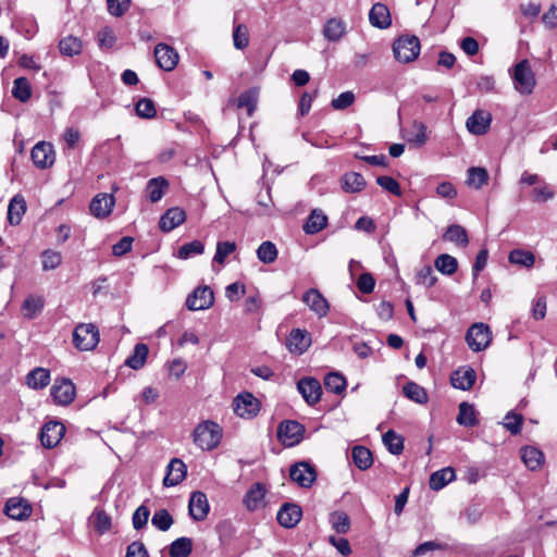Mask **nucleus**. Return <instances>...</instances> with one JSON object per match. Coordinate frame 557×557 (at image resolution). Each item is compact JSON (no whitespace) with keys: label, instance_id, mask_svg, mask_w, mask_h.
I'll return each mask as SVG.
<instances>
[{"label":"nucleus","instance_id":"12","mask_svg":"<svg viewBox=\"0 0 557 557\" xmlns=\"http://www.w3.org/2000/svg\"><path fill=\"white\" fill-rule=\"evenodd\" d=\"M34 164L39 169H47L54 163L53 146L46 141L37 143L30 153Z\"/></svg>","mask_w":557,"mask_h":557},{"label":"nucleus","instance_id":"10","mask_svg":"<svg viewBox=\"0 0 557 557\" xmlns=\"http://www.w3.org/2000/svg\"><path fill=\"white\" fill-rule=\"evenodd\" d=\"M289 475L290 479L301 487H310L317 479L314 467L306 461H300L292 466Z\"/></svg>","mask_w":557,"mask_h":557},{"label":"nucleus","instance_id":"2","mask_svg":"<svg viewBox=\"0 0 557 557\" xmlns=\"http://www.w3.org/2000/svg\"><path fill=\"white\" fill-rule=\"evenodd\" d=\"M513 87L521 95H531L535 88L536 79L528 60L518 62L511 73Z\"/></svg>","mask_w":557,"mask_h":557},{"label":"nucleus","instance_id":"21","mask_svg":"<svg viewBox=\"0 0 557 557\" xmlns=\"http://www.w3.org/2000/svg\"><path fill=\"white\" fill-rule=\"evenodd\" d=\"M186 465L181 459L174 458L166 467V474L163 479V485L166 487L175 486L186 478Z\"/></svg>","mask_w":557,"mask_h":557},{"label":"nucleus","instance_id":"50","mask_svg":"<svg viewBox=\"0 0 557 557\" xmlns=\"http://www.w3.org/2000/svg\"><path fill=\"white\" fill-rule=\"evenodd\" d=\"M277 248L272 242H263L257 249L258 259L265 264L273 263L277 258Z\"/></svg>","mask_w":557,"mask_h":557},{"label":"nucleus","instance_id":"64","mask_svg":"<svg viewBox=\"0 0 557 557\" xmlns=\"http://www.w3.org/2000/svg\"><path fill=\"white\" fill-rule=\"evenodd\" d=\"M376 183L377 185H380L383 189L387 190L388 193L395 195V196H400L401 195V189H400V186L398 184V182L391 177V176H379L376 178Z\"/></svg>","mask_w":557,"mask_h":557},{"label":"nucleus","instance_id":"33","mask_svg":"<svg viewBox=\"0 0 557 557\" xmlns=\"http://www.w3.org/2000/svg\"><path fill=\"white\" fill-rule=\"evenodd\" d=\"M455 479V471L453 468L447 467L435 471L430 476V488L433 491H440L449 482Z\"/></svg>","mask_w":557,"mask_h":557},{"label":"nucleus","instance_id":"48","mask_svg":"<svg viewBox=\"0 0 557 557\" xmlns=\"http://www.w3.org/2000/svg\"><path fill=\"white\" fill-rule=\"evenodd\" d=\"M205 245L200 240H193L190 243L181 246L176 252V257L182 260L189 259L195 256H199L203 252Z\"/></svg>","mask_w":557,"mask_h":557},{"label":"nucleus","instance_id":"58","mask_svg":"<svg viewBox=\"0 0 557 557\" xmlns=\"http://www.w3.org/2000/svg\"><path fill=\"white\" fill-rule=\"evenodd\" d=\"M236 244L234 242H219L216 244V251L213 257V262L223 264L225 259L235 251Z\"/></svg>","mask_w":557,"mask_h":557},{"label":"nucleus","instance_id":"3","mask_svg":"<svg viewBox=\"0 0 557 557\" xmlns=\"http://www.w3.org/2000/svg\"><path fill=\"white\" fill-rule=\"evenodd\" d=\"M99 343V331L92 323H81L73 332V344L83 351L92 350Z\"/></svg>","mask_w":557,"mask_h":557},{"label":"nucleus","instance_id":"20","mask_svg":"<svg viewBox=\"0 0 557 557\" xmlns=\"http://www.w3.org/2000/svg\"><path fill=\"white\" fill-rule=\"evenodd\" d=\"M491 122V113L483 110H476L470 117H468L466 126L471 134L483 135L488 131Z\"/></svg>","mask_w":557,"mask_h":557},{"label":"nucleus","instance_id":"44","mask_svg":"<svg viewBox=\"0 0 557 557\" xmlns=\"http://www.w3.org/2000/svg\"><path fill=\"white\" fill-rule=\"evenodd\" d=\"M509 262L524 268H532L535 262L533 252L523 249H513L509 253Z\"/></svg>","mask_w":557,"mask_h":557},{"label":"nucleus","instance_id":"57","mask_svg":"<svg viewBox=\"0 0 557 557\" xmlns=\"http://www.w3.org/2000/svg\"><path fill=\"white\" fill-rule=\"evenodd\" d=\"M151 523L160 531H168L173 524V518L168 510L160 509L153 513Z\"/></svg>","mask_w":557,"mask_h":557},{"label":"nucleus","instance_id":"62","mask_svg":"<svg viewBox=\"0 0 557 557\" xmlns=\"http://www.w3.org/2000/svg\"><path fill=\"white\" fill-rule=\"evenodd\" d=\"M523 418L521 414L515 412H508L504 418V426L511 434L516 435L520 433Z\"/></svg>","mask_w":557,"mask_h":557},{"label":"nucleus","instance_id":"40","mask_svg":"<svg viewBox=\"0 0 557 557\" xmlns=\"http://www.w3.org/2000/svg\"><path fill=\"white\" fill-rule=\"evenodd\" d=\"M404 395L417 404H426L429 400L425 389L414 382H409L403 387Z\"/></svg>","mask_w":557,"mask_h":557},{"label":"nucleus","instance_id":"59","mask_svg":"<svg viewBox=\"0 0 557 557\" xmlns=\"http://www.w3.org/2000/svg\"><path fill=\"white\" fill-rule=\"evenodd\" d=\"M257 104V91L247 90L243 92L237 100L238 108H246L248 115H252Z\"/></svg>","mask_w":557,"mask_h":557},{"label":"nucleus","instance_id":"22","mask_svg":"<svg viewBox=\"0 0 557 557\" xmlns=\"http://www.w3.org/2000/svg\"><path fill=\"white\" fill-rule=\"evenodd\" d=\"M369 22L373 27L380 29L389 27L392 17L388 8L381 2L373 4L369 12Z\"/></svg>","mask_w":557,"mask_h":557},{"label":"nucleus","instance_id":"16","mask_svg":"<svg viewBox=\"0 0 557 557\" xmlns=\"http://www.w3.org/2000/svg\"><path fill=\"white\" fill-rule=\"evenodd\" d=\"M302 301L320 318L329 312V302L323 295L315 288H310L302 296Z\"/></svg>","mask_w":557,"mask_h":557},{"label":"nucleus","instance_id":"42","mask_svg":"<svg viewBox=\"0 0 557 557\" xmlns=\"http://www.w3.org/2000/svg\"><path fill=\"white\" fill-rule=\"evenodd\" d=\"M193 550V541L189 537H180L172 542L169 548L171 557H188Z\"/></svg>","mask_w":557,"mask_h":557},{"label":"nucleus","instance_id":"27","mask_svg":"<svg viewBox=\"0 0 557 557\" xmlns=\"http://www.w3.org/2000/svg\"><path fill=\"white\" fill-rule=\"evenodd\" d=\"M50 371L46 368H35L25 377V384L32 389H42L50 383Z\"/></svg>","mask_w":557,"mask_h":557},{"label":"nucleus","instance_id":"51","mask_svg":"<svg viewBox=\"0 0 557 557\" xmlns=\"http://www.w3.org/2000/svg\"><path fill=\"white\" fill-rule=\"evenodd\" d=\"M44 308V300L38 296L27 297L22 306L24 315L28 319H34Z\"/></svg>","mask_w":557,"mask_h":557},{"label":"nucleus","instance_id":"52","mask_svg":"<svg viewBox=\"0 0 557 557\" xmlns=\"http://www.w3.org/2000/svg\"><path fill=\"white\" fill-rule=\"evenodd\" d=\"M330 522L332 528L339 534H345L349 531L350 519L344 511H334L330 515Z\"/></svg>","mask_w":557,"mask_h":557},{"label":"nucleus","instance_id":"41","mask_svg":"<svg viewBox=\"0 0 557 557\" xmlns=\"http://www.w3.org/2000/svg\"><path fill=\"white\" fill-rule=\"evenodd\" d=\"M12 95L21 102H27L32 97V87L26 77H17L13 82Z\"/></svg>","mask_w":557,"mask_h":557},{"label":"nucleus","instance_id":"32","mask_svg":"<svg viewBox=\"0 0 557 557\" xmlns=\"http://www.w3.org/2000/svg\"><path fill=\"white\" fill-rule=\"evenodd\" d=\"M405 138L417 147L423 146L428 140L426 126L422 122L414 121L411 128L406 132Z\"/></svg>","mask_w":557,"mask_h":557},{"label":"nucleus","instance_id":"24","mask_svg":"<svg viewBox=\"0 0 557 557\" xmlns=\"http://www.w3.org/2000/svg\"><path fill=\"white\" fill-rule=\"evenodd\" d=\"M475 371L470 367L460 368L451 373L450 382L455 388L468 391L475 382Z\"/></svg>","mask_w":557,"mask_h":557},{"label":"nucleus","instance_id":"34","mask_svg":"<svg viewBox=\"0 0 557 557\" xmlns=\"http://www.w3.org/2000/svg\"><path fill=\"white\" fill-rule=\"evenodd\" d=\"M443 239L446 242L455 243L462 248L469 244L466 228L458 224L450 225L444 233Z\"/></svg>","mask_w":557,"mask_h":557},{"label":"nucleus","instance_id":"30","mask_svg":"<svg viewBox=\"0 0 557 557\" xmlns=\"http://www.w3.org/2000/svg\"><path fill=\"white\" fill-rule=\"evenodd\" d=\"M521 459L530 470L535 471L543 465L544 455L540 449L527 446L521 449Z\"/></svg>","mask_w":557,"mask_h":557},{"label":"nucleus","instance_id":"9","mask_svg":"<svg viewBox=\"0 0 557 557\" xmlns=\"http://www.w3.org/2000/svg\"><path fill=\"white\" fill-rule=\"evenodd\" d=\"M234 411L240 418L251 419L260 411L259 400L250 393H243L234 399Z\"/></svg>","mask_w":557,"mask_h":557},{"label":"nucleus","instance_id":"28","mask_svg":"<svg viewBox=\"0 0 557 557\" xmlns=\"http://www.w3.org/2000/svg\"><path fill=\"white\" fill-rule=\"evenodd\" d=\"M346 34V23L342 18L332 17L326 21L323 36L332 42L339 41Z\"/></svg>","mask_w":557,"mask_h":557},{"label":"nucleus","instance_id":"14","mask_svg":"<svg viewBox=\"0 0 557 557\" xmlns=\"http://www.w3.org/2000/svg\"><path fill=\"white\" fill-rule=\"evenodd\" d=\"M297 389L309 405L317 404L322 395L320 382L313 377L301 379L297 383Z\"/></svg>","mask_w":557,"mask_h":557},{"label":"nucleus","instance_id":"1","mask_svg":"<svg viewBox=\"0 0 557 557\" xmlns=\"http://www.w3.org/2000/svg\"><path fill=\"white\" fill-rule=\"evenodd\" d=\"M222 434V428L216 422L206 420L196 425L191 436L194 444L198 448L210 451L220 445Z\"/></svg>","mask_w":557,"mask_h":557},{"label":"nucleus","instance_id":"63","mask_svg":"<svg viewBox=\"0 0 557 557\" xmlns=\"http://www.w3.org/2000/svg\"><path fill=\"white\" fill-rule=\"evenodd\" d=\"M97 38H98V44H99L100 48H102V49H111L116 41L114 32L112 30V28H110L108 26L102 27L98 32Z\"/></svg>","mask_w":557,"mask_h":557},{"label":"nucleus","instance_id":"54","mask_svg":"<svg viewBox=\"0 0 557 557\" xmlns=\"http://www.w3.org/2000/svg\"><path fill=\"white\" fill-rule=\"evenodd\" d=\"M41 263L44 271H50L57 269L62 262V255L59 251L51 249L44 250L41 252Z\"/></svg>","mask_w":557,"mask_h":557},{"label":"nucleus","instance_id":"17","mask_svg":"<svg viewBox=\"0 0 557 557\" xmlns=\"http://www.w3.org/2000/svg\"><path fill=\"white\" fill-rule=\"evenodd\" d=\"M311 345V336L306 330L294 329L287 337L286 346L290 352L301 355Z\"/></svg>","mask_w":557,"mask_h":557},{"label":"nucleus","instance_id":"29","mask_svg":"<svg viewBox=\"0 0 557 557\" xmlns=\"http://www.w3.org/2000/svg\"><path fill=\"white\" fill-rule=\"evenodd\" d=\"M351 459L361 471L368 470L373 465L372 453L366 446H355L351 450Z\"/></svg>","mask_w":557,"mask_h":557},{"label":"nucleus","instance_id":"61","mask_svg":"<svg viewBox=\"0 0 557 557\" xmlns=\"http://www.w3.org/2000/svg\"><path fill=\"white\" fill-rule=\"evenodd\" d=\"M437 278L433 274L431 267L425 265L421 268L416 274V283L424 287H432L436 283Z\"/></svg>","mask_w":557,"mask_h":557},{"label":"nucleus","instance_id":"4","mask_svg":"<svg viewBox=\"0 0 557 557\" xmlns=\"http://www.w3.org/2000/svg\"><path fill=\"white\" fill-rule=\"evenodd\" d=\"M393 51L397 61L409 63L420 53V40L416 36H401L394 42Z\"/></svg>","mask_w":557,"mask_h":557},{"label":"nucleus","instance_id":"23","mask_svg":"<svg viewBox=\"0 0 557 557\" xmlns=\"http://www.w3.org/2000/svg\"><path fill=\"white\" fill-rule=\"evenodd\" d=\"M265 494L267 490L263 484L261 483H255L251 485V487L247 491L244 504L246 508L250 511L257 510L265 505Z\"/></svg>","mask_w":557,"mask_h":557},{"label":"nucleus","instance_id":"38","mask_svg":"<svg viewBox=\"0 0 557 557\" xmlns=\"http://www.w3.org/2000/svg\"><path fill=\"white\" fill-rule=\"evenodd\" d=\"M60 52L65 57H74L82 52L83 44L78 37L66 36L59 42Z\"/></svg>","mask_w":557,"mask_h":557},{"label":"nucleus","instance_id":"19","mask_svg":"<svg viewBox=\"0 0 557 557\" xmlns=\"http://www.w3.org/2000/svg\"><path fill=\"white\" fill-rule=\"evenodd\" d=\"M115 199L110 194H99L90 202L89 210L96 218H107L114 207Z\"/></svg>","mask_w":557,"mask_h":557},{"label":"nucleus","instance_id":"36","mask_svg":"<svg viewBox=\"0 0 557 557\" xmlns=\"http://www.w3.org/2000/svg\"><path fill=\"white\" fill-rule=\"evenodd\" d=\"M327 224L326 215L320 210H313L306 224L304 225V231L307 234H315L322 231Z\"/></svg>","mask_w":557,"mask_h":557},{"label":"nucleus","instance_id":"46","mask_svg":"<svg viewBox=\"0 0 557 557\" xmlns=\"http://www.w3.org/2000/svg\"><path fill=\"white\" fill-rule=\"evenodd\" d=\"M435 268L445 275H451L457 271V259L450 255L442 253L435 259Z\"/></svg>","mask_w":557,"mask_h":557},{"label":"nucleus","instance_id":"5","mask_svg":"<svg viewBox=\"0 0 557 557\" xmlns=\"http://www.w3.org/2000/svg\"><path fill=\"white\" fill-rule=\"evenodd\" d=\"M466 341L473 351L478 352L486 349L492 341L490 326L482 322L474 323L467 331Z\"/></svg>","mask_w":557,"mask_h":557},{"label":"nucleus","instance_id":"47","mask_svg":"<svg viewBox=\"0 0 557 557\" xmlns=\"http://www.w3.org/2000/svg\"><path fill=\"white\" fill-rule=\"evenodd\" d=\"M366 181L363 176L356 172L347 173L343 176V188L347 193H357L363 189Z\"/></svg>","mask_w":557,"mask_h":557},{"label":"nucleus","instance_id":"18","mask_svg":"<svg viewBox=\"0 0 557 557\" xmlns=\"http://www.w3.org/2000/svg\"><path fill=\"white\" fill-rule=\"evenodd\" d=\"M188 510L194 520H205L209 512V503L206 494L202 492H194L189 499Z\"/></svg>","mask_w":557,"mask_h":557},{"label":"nucleus","instance_id":"60","mask_svg":"<svg viewBox=\"0 0 557 557\" xmlns=\"http://www.w3.org/2000/svg\"><path fill=\"white\" fill-rule=\"evenodd\" d=\"M555 196L554 190L550 185L546 182H542L539 184L532 191V199L534 202H545L549 199H553Z\"/></svg>","mask_w":557,"mask_h":557},{"label":"nucleus","instance_id":"7","mask_svg":"<svg viewBox=\"0 0 557 557\" xmlns=\"http://www.w3.org/2000/svg\"><path fill=\"white\" fill-rule=\"evenodd\" d=\"M214 302V293L209 286H198L186 298L190 311L209 309Z\"/></svg>","mask_w":557,"mask_h":557},{"label":"nucleus","instance_id":"39","mask_svg":"<svg viewBox=\"0 0 557 557\" xmlns=\"http://www.w3.org/2000/svg\"><path fill=\"white\" fill-rule=\"evenodd\" d=\"M488 173L484 168L471 166L468 169L467 185L475 189L487 184Z\"/></svg>","mask_w":557,"mask_h":557},{"label":"nucleus","instance_id":"11","mask_svg":"<svg viewBox=\"0 0 557 557\" xmlns=\"http://www.w3.org/2000/svg\"><path fill=\"white\" fill-rule=\"evenodd\" d=\"M154 58L157 64L163 71H173L180 60L177 51L166 44H158L154 47Z\"/></svg>","mask_w":557,"mask_h":557},{"label":"nucleus","instance_id":"6","mask_svg":"<svg viewBox=\"0 0 557 557\" xmlns=\"http://www.w3.org/2000/svg\"><path fill=\"white\" fill-rule=\"evenodd\" d=\"M305 428L297 421L285 420L277 428V437L286 447L297 445L304 436Z\"/></svg>","mask_w":557,"mask_h":557},{"label":"nucleus","instance_id":"43","mask_svg":"<svg viewBox=\"0 0 557 557\" xmlns=\"http://www.w3.org/2000/svg\"><path fill=\"white\" fill-rule=\"evenodd\" d=\"M457 422L463 426H474L478 424L475 417V410L472 405L463 401L459 405V412L457 416Z\"/></svg>","mask_w":557,"mask_h":557},{"label":"nucleus","instance_id":"56","mask_svg":"<svg viewBox=\"0 0 557 557\" xmlns=\"http://www.w3.org/2000/svg\"><path fill=\"white\" fill-rule=\"evenodd\" d=\"M136 113L141 119H152L157 114L154 103L149 98H141L135 106Z\"/></svg>","mask_w":557,"mask_h":557},{"label":"nucleus","instance_id":"37","mask_svg":"<svg viewBox=\"0 0 557 557\" xmlns=\"http://www.w3.org/2000/svg\"><path fill=\"white\" fill-rule=\"evenodd\" d=\"M148 352L149 349L146 344H137L134 347L133 354L126 359L125 363L134 370L141 369L146 363Z\"/></svg>","mask_w":557,"mask_h":557},{"label":"nucleus","instance_id":"8","mask_svg":"<svg viewBox=\"0 0 557 557\" xmlns=\"http://www.w3.org/2000/svg\"><path fill=\"white\" fill-rule=\"evenodd\" d=\"M50 394L57 405H70L76 395L75 385L69 379H55L51 386Z\"/></svg>","mask_w":557,"mask_h":557},{"label":"nucleus","instance_id":"15","mask_svg":"<svg viewBox=\"0 0 557 557\" xmlns=\"http://www.w3.org/2000/svg\"><path fill=\"white\" fill-rule=\"evenodd\" d=\"M301 516L302 510L298 505L286 503L281 506L276 519L282 527L290 529L298 524Z\"/></svg>","mask_w":557,"mask_h":557},{"label":"nucleus","instance_id":"25","mask_svg":"<svg viewBox=\"0 0 557 557\" xmlns=\"http://www.w3.org/2000/svg\"><path fill=\"white\" fill-rule=\"evenodd\" d=\"M5 515L14 520H23L30 516V506L21 498H10L4 508Z\"/></svg>","mask_w":557,"mask_h":557},{"label":"nucleus","instance_id":"55","mask_svg":"<svg viewBox=\"0 0 557 557\" xmlns=\"http://www.w3.org/2000/svg\"><path fill=\"white\" fill-rule=\"evenodd\" d=\"M325 388L335 394H341L346 387V380L339 373H329L324 377Z\"/></svg>","mask_w":557,"mask_h":557},{"label":"nucleus","instance_id":"13","mask_svg":"<svg viewBox=\"0 0 557 557\" xmlns=\"http://www.w3.org/2000/svg\"><path fill=\"white\" fill-rule=\"evenodd\" d=\"M65 433V426L58 421L47 422L40 433L41 445L47 448L57 446Z\"/></svg>","mask_w":557,"mask_h":557},{"label":"nucleus","instance_id":"45","mask_svg":"<svg viewBox=\"0 0 557 557\" xmlns=\"http://www.w3.org/2000/svg\"><path fill=\"white\" fill-rule=\"evenodd\" d=\"M383 443L393 455H400L404 450V438L393 430L383 435Z\"/></svg>","mask_w":557,"mask_h":557},{"label":"nucleus","instance_id":"31","mask_svg":"<svg viewBox=\"0 0 557 557\" xmlns=\"http://www.w3.org/2000/svg\"><path fill=\"white\" fill-rule=\"evenodd\" d=\"M26 211L25 199L21 195L14 196L8 207V220L10 224L17 225Z\"/></svg>","mask_w":557,"mask_h":557},{"label":"nucleus","instance_id":"49","mask_svg":"<svg viewBox=\"0 0 557 557\" xmlns=\"http://www.w3.org/2000/svg\"><path fill=\"white\" fill-rule=\"evenodd\" d=\"M96 532L103 534L111 529V517L103 509H96L91 516Z\"/></svg>","mask_w":557,"mask_h":557},{"label":"nucleus","instance_id":"35","mask_svg":"<svg viewBox=\"0 0 557 557\" xmlns=\"http://www.w3.org/2000/svg\"><path fill=\"white\" fill-rule=\"evenodd\" d=\"M169 183L164 177H154L148 181L147 191L151 202L161 200L165 190L168 189Z\"/></svg>","mask_w":557,"mask_h":557},{"label":"nucleus","instance_id":"26","mask_svg":"<svg viewBox=\"0 0 557 557\" xmlns=\"http://www.w3.org/2000/svg\"><path fill=\"white\" fill-rule=\"evenodd\" d=\"M186 220L185 211L181 208L169 209L160 219V228L163 232H171Z\"/></svg>","mask_w":557,"mask_h":557},{"label":"nucleus","instance_id":"53","mask_svg":"<svg viewBox=\"0 0 557 557\" xmlns=\"http://www.w3.org/2000/svg\"><path fill=\"white\" fill-rule=\"evenodd\" d=\"M233 44L238 50H243L249 45V30L245 24H238L233 29Z\"/></svg>","mask_w":557,"mask_h":557}]
</instances>
